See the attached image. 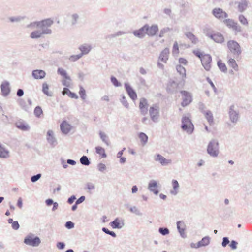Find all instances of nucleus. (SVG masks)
Listing matches in <instances>:
<instances>
[{
  "label": "nucleus",
  "instance_id": "nucleus-1",
  "mask_svg": "<svg viewBox=\"0 0 252 252\" xmlns=\"http://www.w3.org/2000/svg\"><path fill=\"white\" fill-rule=\"evenodd\" d=\"M227 48L231 52L234 58L238 57L242 53V49L240 44L233 40H229L227 43Z\"/></svg>",
  "mask_w": 252,
  "mask_h": 252
},
{
  "label": "nucleus",
  "instance_id": "nucleus-2",
  "mask_svg": "<svg viewBox=\"0 0 252 252\" xmlns=\"http://www.w3.org/2000/svg\"><path fill=\"white\" fill-rule=\"evenodd\" d=\"M207 152L212 157H218L219 154V144L217 140L212 139L209 142Z\"/></svg>",
  "mask_w": 252,
  "mask_h": 252
},
{
  "label": "nucleus",
  "instance_id": "nucleus-3",
  "mask_svg": "<svg viewBox=\"0 0 252 252\" xmlns=\"http://www.w3.org/2000/svg\"><path fill=\"white\" fill-rule=\"evenodd\" d=\"M53 23V21L50 18L41 20L40 21L41 24L38 27L39 30L43 34H51L52 30L49 28L52 26Z\"/></svg>",
  "mask_w": 252,
  "mask_h": 252
},
{
  "label": "nucleus",
  "instance_id": "nucleus-4",
  "mask_svg": "<svg viewBox=\"0 0 252 252\" xmlns=\"http://www.w3.org/2000/svg\"><path fill=\"white\" fill-rule=\"evenodd\" d=\"M181 128L188 134H191L194 131V126L190 119L186 116L182 118Z\"/></svg>",
  "mask_w": 252,
  "mask_h": 252
},
{
  "label": "nucleus",
  "instance_id": "nucleus-5",
  "mask_svg": "<svg viewBox=\"0 0 252 252\" xmlns=\"http://www.w3.org/2000/svg\"><path fill=\"white\" fill-rule=\"evenodd\" d=\"M24 243L27 245L32 247H38L41 243V240L38 236H34L32 233L25 237Z\"/></svg>",
  "mask_w": 252,
  "mask_h": 252
},
{
  "label": "nucleus",
  "instance_id": "nucleus-6",
  "mask_svg": "<svg viewBox=\"0 0 252 252\" xmlns=\"http://www.w3.org/2000/svg\"><path fill=\"white\" fill-rule=\"evenodd\" d=\"M159 106L158 104H154L149 109V115L151 119L155 123L158 121L159 117Z\"/></svg>",
  "mask_w": 252,
  "mask_h": 252
},
{
  "label": "nucleus",
  "instance_id": "nucleus-7",
  "mask_svg": "<svg viewBox=\"0 0 252 252\" xmlns=\"http://www.w3.org/2000/svg\"><path fill=\"white\" fill-rule=\"evenodd\" d=\"M234 105H231L229 107L228 115L230 121L233 124L237 123L239 119V112L235 109Z\"/></svg>",
  "mask_w": 252,
  "mask_h": 252
},
{
  "label": "nucleus",
  "instance_id": "nucleus-8",
  "mask_svg": "<svg viewBox=\"0 0 252 252\" xmlns=\"http://www.w3.org/2000/svg\"><path fill=\"white\" fill-rule=\"evenodd\" d=\"M205 33L206 36L209 37L216 43H222L224 41L223 36L220 33L206 32Z\"/></svg>",
  "mask_w": 252,
  "mask_h": 252
},
{
  "label": "nucleus",
  "instance_id": "nucleus-9",
  "mask_svg": "<svg viewBox=\"0 0 252 252\" xmlns=\"http://www.w3.org/2000/svg\"><path fill=\"white\" fill-rule=\"evenodd\" d=\"M180 93L183 96V100L181 103V105L183 107H186L192 102V95L190 93L186 91H180Z\"/></svg>",
  "mask_w": 252,
  "mask_h": 252
},
{
  "label": "nucleus",
  "instance_id": "nucleus-10",
  "mask_svg": "<svg viewBox=\"0 0 252 252\" xmlns=\"http://www.w3.org/2000/svg\"><path fill=\"white\" fill-rule=\"evenodd\" d=\"M201 63L204 69L206 71H209L211 65L212 57L209 54H204L203 57L201 58Z\"/></svg>",
  "mask_w": 252,
  "mask_h": 252
},
{
  "label": "nucleus",
  "instance_id": "nucleus-11",
  "mask_svg": "<svg viewBox=\"0 0 252 252\" xmlns=\"http://www.w3.org/2000/svg\"><path fill=\"white\" fill-rule=\"evenodd\" d=\"M213 15L217 19L222 20L227 18L228 14L220 8H215L212 10Z\"/></svg>",
  "mask_w": 252,
  "mask_h": 252
},
{
  "label": "nucleus",
  "instance_id": "nucleus-12",
  "mask_svg": "<svg viewBox=\"0 0 252 252\" xmlns=\"http://www.w3.org/2000/svg\"><path fill=\"white\" fill-rule=\"evenodd\" d=\"M210 243V238L209 236L203 237L197 244H191V247L194 248H198L201 247H205L208 246Z\"/></svg>",
  "mask_w": 252,
  "mask_h": 252
},
{
  "label": "nucleus",
  "instance_id": "nucleus-13",
  "mask_svg": "<svg viewBox=\"0 0 252 252\" xmlns=\"http://www.w3.org/2000/svg\"><path fill=\"white\" fill-rule=\"evenodd\" d=\"M154 159L155 161L158 162L162 166H166L171 162V160L170 159H166L159 154H156L154 156Z\"/></svg>",
  "mask_w": 252,
  "mask_h": 252
},
{
  "label": "nucleus",
  "instance_id": "nucleus-14",
  "mask_svg": "<svg viewBox=\"0 0 252 252\" xmlns=\"http://www.w3.org/2000/svg\"><path fill=\"white\" fill-rule=\"evenodd\" d=\"M124 86L130 98L133 101L135 100L137 98V95L136 92L128 83H125Z\"/></svg>",
  "mask_w": 252,
  "mask_h": 252
},
{
  "label": "nucleus",
  "instance_id": "nucleus-15",
  "mask_svg": "<svg viewBox=\"0 0 252 252\" xmlns=\"http://www.w3.org/2000/svg\"><path fill=\"white\" fill-rule=\"evenodd\" d=\"M1 94L3 96H7L10 93V83L7 81L2 82L0 85Z\"/></svg>",
  "mask_w": 252,
  "mask_h": 252
},
{
  "label": "nucleus",
  "instance_id": "nucleus-16",
  "mask_svg": "<svg viewBox=\"0 0 252 252\" xmlns=\"http://www.w3.org/2000/svg\"><path fill=\"white\" fill-rule=\"evenodd\" d=\"M146 30V34L149 36H154L158 31V27L157 25H153L151 27L148 24L145 25Z\"/></svg>",
  "mask_w": 252,
  "mask_h": 252
},
{
  "label": "nucleus",
  "instance_id": "nucleus-17",
  "mask_svg": "<svg viewBox=\"0 0 252 252\" xmlns=\"http://www.w3.org/2000/svg\"><path fill=\"white\" fill-rule=\"evenodd\" d=\"M169 54V48H165L160 52L158 57V60L166 63L168 60Z\"/></svg>",
  "mask_w": 252,
  "mask_h": 252
},
{
  "label": "nucleus",
  "instance_id": "nucleus-18",
  "mask_svg": "<svg viewBox=\"0 0 252 252\" xmlns=\"http://www.w3.org/2000/svg\"><path fill=\"white\" fill-rule=\"evenodd\" d=\"M148 189L156 195H157L159 193L157 182L154 180L150 181L148 184Z\"/></svg>",
  "mask_w": 252,
  "mask_h": 252
},
{
  "label": "nucleus",
  "instance_id": "nucleus-19",
  "mask_svg": "<svg viewBox=\"0 0 252 252\" xmlns=\"http://www.w3.org/2000/svg\"><path fill=\"white\" fill-rule=\"evenodd\" d=\"M139 109L141 114L145 115L148 111V102L146 99L142 98L140 100Z\"/></svg>",
  "mask_w": 252,
  "mask_h": 252
},
{
  "label": "nucleus",
  "instance_id": "nucleus-20",
  "mask_svg": "<svg viewBox=\"0 0 252 252\" xmlns=\"http://www.w3.org/2000/svg\"><path fill=\"white\" fill-rule=\"evenodd\" d=\"M147 29L144 25L139 29L134 31L132 33L135 37L139 38H143L146 34Z\"/></svg>",
  "mask_w": 252,
  "mask_h": 252
},
{
  "label": "nucleus",
  "instance_id": "nucleus-21",
  "mask_svg": "<svg viewBox=\"0 0 252 252\" xmlns=\"http://www.w3.org/2000/svg\"><path fill=\"white\" fill-rule=\"evenodd\" d=\"M177 228L181 236L185 238L187 235L185 233V224L183 221H178L177 222Z\"/></svg>",
  "mask_w": 252,
  "mask_h": 252
},
{
  "label": "nucleus",
  "instance_id": "nucleus-22",
  "mask_svg": "<svg viewBox=\"0 0 252 252\" xmlns=\"http://www.w3.org/2000/svg\"><path fill=\"white\" fill-rule=\"evenodd\" d=\"M92 49V46L88 44H83L79 47V49L81 51L80 54L82 56H83L84 55L88 54Z\"/></svg>",
  "mask_w": 252,
  "mask_h": 252
},
{
  "label": "nucleus",
  "instance_id": "nucleus-23",
  "mask_svg": "<svg viewBox=\"0 0 252 252\" xmlns=\"http://www.w3.org/2000/svg\"><path fill=\"white\" fill-rule=\"evenodd\" d=\"M110 225L113 229H121L124 226V223L123 220H120L119 218H117L110 223Z\"/></svg>",
  "mask_w": 252,
  "mask_h": 252
},
{
  "label": "nucleus",
  "instance_id": "nucleus-24",
  "mask_svg": "<svg viewBox=\"0 0 252 252\" xmlns=\"http://www.w3.org/2000/svg\"><path fill=\"white\" fill-rule=\"evenodd\" d=\"M47 140L48 143L53 147L55 146L57 144V141L54 136V133L51 130L47 132Z\"/></svg>",
  "mask_w": 252,
  "mask_h": 252
},
{
  "label": "nucleus",
  "instance_id": "nucleus-25",
  "mask_svg": "<svg viewBox=\"0 0 252 252\" xmlns=\"http://www.w3.org/2000/svg\"><path fill=\"white\" fill-rule=\"evenodd\" d=\"M71 126L66 121H63L60 125V128L62 132L64 134H67L70 131Z\"/></svg>",
  "mask_w": 252,
  "mask_h": 252
},
{
  "label": "nucleus",
  "instance_id": "nucleus-26",
  "mask_svg": "<svg viewBox=\"0 0 252 252\" xmlns=\"http://www.w3.org/2000/svg\"><path fill=\"white\" fill-rule=\"evenodd\" d=\"M32 75L35 79H41L45 77L46 73L42 70H34L32 71Z\"/></svg>",
  "mask_w": 252,
  "mask_h": 252
},
{
  "label": "nucleus",
  "instance_id": "nucleus-27",
  "mask_svg": "<svg viewBox=\"0 0 252 252\" xmlns=\"http://www.w3.org/2000/svg\"><path fill=\"white\" fill-rule=\"evenodd\" d=\"M178 84L174 81H170L167 85V90L168 92L173 93L177 91Z\"/></svg>",
  "mask_w": 252,
  "mask_h": 252
},
{
  "label": "nucleus",
  "instance_id": "nucleus-28",
  "mask_svg": "<svg viewBox=\"0 0 252 252\" xmlns=\"http://www.w3.org/2000/svg\"><path fill=\"white\" fill-rule=\"evenodd\" d=\"M185 35L193 44H196L199 42L198 38L191 32H186Z\"/></svg>",
  "mask_w": 252,
  "mask_h": 252
},
{
  "label": "nucleus",
  "instance_id": "nucleus-29",
  "mask_svg": "<svg viewBox=\"0 0 252 252\" xmlns=\"http://www.w3.org/2000/svg\"><path fill=\"white\" fill-rule=\"evenodd\" d=\"M16 127L23 131H28L30 129V126L22 122H18L15 124Z\"/></svg>",
  "mask_w": 252,
  "mask_h": 252
},
{
  "label": "nucleus",
  "instance_id": "nucleus-30",
  "mask_svg": "<svg viewBox=\"0 0 252 252\" xmlns=\"http://www.w3.org/2000/svg\"><path fill=\"white\" fill-rule=\"evenodd\" d=\"M227 58L228 59V64L229 66L233 68L234 70L238 71V65L234 59L231 58L229 57V55L227 56Z\"/></svg>",
  "mask_w": 252,
  "mask_h": 252
},
{
  "label": "nucleus",
  "instance_id": "nucleus-31",
  "mask_svg": "<svg viewBox=\"0 0 252 252\" xmlns=\"http://www.w3.org/2000/svg\"><path fill=\"white\" fill-rule=\"evenodd\" d=\"M176 70L177 72L182 76V77L183 80H184L186 78V70L183 66L181 65H177L176 66Z\"/></svg>",
  "mask_w": 252,
  "mask_h": 252
},
{
  "label": "nucleus",
  "instance_id": "nucleus-32",
  "mask_svg": "<svg viewBox=\"0 0 252 252\" xmlns=\"http://www.w3.org/2000/svg\"><path fill=\"white\" fill-rule=\"evenodd\" d=\"M44 34L38 29L32 32L30 36L32 39H37L40 38Z\"/></svg>",
  "mask_w": 252,
  "mask_h": 252
},
{
  "label": "nucleus",
  "instance_id": "nucleus-33",
  "mask_svg": "<svg viewBox=\"0 0 252 252\" xmlns=\"http://www.w3.org/2000/svg\"><path fill=\"white\" fill-rule=\"evenodd\" d=\"M205 115L206 119L207 120L209 124L212 125L214 123V118L212 113L210 110H207L204 114Z\"/></svg>",
  "mask_w": 252,
  "mask_h": 252
},
{
  "label": "nucleus",
  "instance_id": "nucleus-34",
  "mask_svg": "<svg viewBox=\"0 0 252 252\" xmlns=\"http://www.w3.org/2000/svg\"><path fill=\"white\" fill-rule=\"evenodd\" d=\"M9 157V152L0 144V158H6Z\"/></svg>",
  "mask_w": 252,
  "mask_h": 252
},
{
  "label": "nucleus",
  "instance_id": "nucleus-35",
  "mask_svg": "<svg viewBox=\"0 0 252 252\" xmlns=\"http://www.w3.org/2000/svg\"><path fill=\"white\" fill-rule=\"evenodd\" d=\"M57 72L65 79L71 81L70 77L67 75L66 71L64 69L59 68L57 70Z\"/></svg>",
  "mask_w": 252,
  "mask_h": 252
},
{
  "label": "nucleus",
  "instance_id": "nucleus-36",
  "mask_svg": "<svg viewBox=\"0 0 252 252\" xmlns=\"http://www.w3.org/2000/svg\"><path fill=\"white\" fill-rule=\"evenodd\" d=\"M172 184L173 188V190L171 191V193L173 195H176L178 193V190L179 189V183L176 180H173Z\"/></svg>",
  "mask_w": 252,
  "mask_h": 252
},
{
  "label": "nucleus",
  "instance_id": "nucleus-37",
  "mask_svg": "<svg viewBox=\"0 0 252 252\" xmlns=\"http://www.w3.org/2000/svg\"><path fill=\"white\" fill-rule=\"evenodd\" d=\"M247 7V2L246 0H242V1L239 3L238 6V11L240 12H243Z\"/></svg>",
  "mask_w": 252,
  "mask_h": 252
},
{
  "label": "nucleus",
  "instance_id": "nucleus-38",
  "mask_svg": "<svg viewBox=\"0 0 252 252\" xmlns=\"http://www.w3.org/2000/svg\"><path fill=\"white\" fill-rule=\"evenodd\" d=\"M34 114L37 118H40L43 116V111L39 106H36L34 110Z\"/></svg>",
  "mask_w": 252,
  "mask_h": 252
},
{
  "label": "nucleus",
  "instance_id": "nucleus-39",
  "mask_svg": "<svg viewBox=\"0 0 252 252\" xmlns=\"http://www.w3.org/2000/svg\"><path fill=\"white\" fill-rule=\"evenodd\" d=\"M99 136L102 141L104 142L107 145H109V138L107 135L102 131L99 132Z\"/></svg>",
  "mask_w": 252,
  "mask_h": 252
},
{
  "label": "nucleus",
  "instance_id": "nucleus-40",
  "mask_svg": "<svg viewBox=\"0 0 252 252\" xmlns=\"http://www.w3.org/2000/svg\"><path fill=\"white\" fill-rule=\"evenodd\" d=\"M80 163L85 166H88L90 164L91 162L86 156H83L80 159Z\"/></svg>",
  "mask_w": 252,
  "mask_h": 252
},
{
  "label": "nucleus",
  "instance_id": "nucleus-41",
  "mask_svg": "<svg viewBox=\"0 0 252 252\" xmlns=\"http://www.w3.org/2000/svg\"><path fill=\"white\" fill-rule=\"evenodd\" d=\"M96 153L102 156V158H106L107 155L104 148L98 146L95 148Z\"/></svg>",
  "mask_w": 252,
  "mask_h": 252
},
{
  "label": "nucleus",
  "instance_id": "nucleus-42",
  "mask_svg": "<svg viewBox=\"0 0 252 252\" xmlns=\"http://www.w3.org/2000/svg\"><path fill=\"white\" fill-rule=\"evenodd\" d=\"M230 29L234 31L235 34L242 31L241 27L237 22H235Z\"/></svg>",
  "mask_w": 252,
  "mask_h": 252
},
{
  "label": "nucleus",
  "instance_id": "nucleus-43",
  "mask_svg": "<svg viewBox=\"0 0 252 252\" xmlns=\"http://www.w3.org/2000/svg\"><path fill=\"white\" fill-rule=\"evenodd\" d=\"M40 21H35L31 23L30 24L27 25V27L29 28H31L32 29L35 28H38L39 26L40 25Z\"/></svg>",
  "mask_w": 252,
  "mask_h": 252
},
{
  "label": "nucleus",
  "instance_id": "nucleus-44",
  "mask_svg": "<svg viewBox=\"0 0 252 252\" xmlns=\"http://www.w3.org/2000/svg\"><path fill=\"white\" fill-rule=\"evenodd\" d=\"M25 18L24 16H13L10 17L9 18V20L11 22H19L21 20H23Z\"/></svg>",
  "mask_w": 252,
  "mask_h": 252
},
{
  "label": "nucleus",
  "instance_id": "nucleus-45",
  "mask_svg": "<svg viewBox=\"0 0 252 252\" xmlns=\"http://www.w3.org/2000/svg\"><path fill=\"white\" fill-rule=\"evenodd\" d=\"M19 105L24 110L27 111L29 108L26 105V101L23 99H19L18 100Z\"/></svg>",
  "mask_w": 252,
  "mask_h": 252
},
{
  "label": "nucleus",
  "instance_id": "nucleus-46",
  "mask_svg": "<svg viewBox=\"0 0 252 252\" xmlns=\"http://www.w3.org/2000/svg\"><path fill=\"white\" fill-rule=\"evenodd\" d=\"M139 137L143 145H145L147 142L148 138L144 133L140 132L139 134Z\"/></svg>",
  "mask_w": 252,
  "mask_h": 252
},
{
  "label": "nucleus",
  "instance_id": "nucleus-47",
  "mask_svg": "<svg viewBox=\"0 0 252 252\" xmlns=\"http://www.w3.org/2000/svg\"><path fill=\"white\" fill-rule=\"evenodd\" d=\"M218 66L219 68V69L223 72H225L227 71V67L225 65V64L222 63L221 60H219L218 61L217 63Z\"/></svg>",
  "mask_w": 252,
  "mask_h": 252
},
{
  "label": "nucleus",
  "instance_id": "nucleus-48",
  "mask_svg": "<svg viewBox=\"0 0 252 252\" xmlns=\"http://www.w3.org/2000/svg\"><path fill=\"white\" fill-rule=\"evenodd\" d=\"M80 90L79 92V95L81 99L84 100L86 98V94L85 90L82 86H79Z\"/></svg>",
  "mask_w": 252,
  "mask_h": 252
},
{
  "label": "nucleus",
  "instance_id": "nucleus-49",
  "mask_svg": "<svg viewBox=\"0 0 252 252\" xmlns=\"http://www.w3.org/2000/svg\"><path fill=\"white\" fill-rule=\"evenodd\" d=\"M49 87L47 83H44L42 84V92L44 94H46L47 96H51L52 94L48 92Z\"/></svg>",
  "mask_w": 252,
  "mask_h": 252
},
{
  "label": "nucleus",
  "instance_id": "nucleus-50",
  "mask_svg": "<svg viewBox=\"0 0 252 252\" xmlns=\"http://www.w3.org/2000/svg\"><path fill=\"white\" fill-rule=\"evenodd\" d=\"M240 22L245 26L248 25V22L246 18L243 15H240L238 18Z\"/></svg>",
  "mask_w": 252,
  "mask_h": 252
},
{
  "label": "nucleus",
  "instance_id": "nucleus-51",
  "mask_svg": "<svg viewBox=\"0 0 252 252\" xmlns=\"http://www.w3.org/2000/svg\"><path fill=\"white\" fill-rule=\"evenodd\" d=\"M223 22L229 28H230L236 22L233 19H227L224 20Z\"/></svg>",
  "mask_w": 252,
  "mask_h": 252
},
{
  "label": "nucleus",
  "instance_id": "nucleus-52",
  "mask_svg": "<svg viewBox=\"0 0 252 252\" xmlns=\"http://www.w3.org/2000/svg\"><path fill=\"white\" fill-rule=\"evenodd\" d=\"M179 53V46L177 42L175 41L172 48V54L173 55H177Z\"/></svg>",
  "mask_w": 252,
  "mask_h": 252
},
{
  "label": "nucleus",
  "instance_id": "nucleus-53",
  "mask_svg": "<svg viewBox=\"0 0 252 252\" xmlns=\"http://www.w3.org/2000/svg\"><path fill=\"white\" fill-rule=\"evenodd\" d=\"M120 102L126 108H128L129 104L126 100V97L125 96V95H121V98L120 99Z\"/></svg>",
  "mask_w": 252,
  "mask_h": 252
},
{
  "label": "nucleus",
  "instance_id": "nucleus-54",
  "mask_svg": "<svg viewBox=\"0 0 252 252\" xmlns=\"http://www.w3.org/2000/svg\"><path fill=\"white\" fill-rule=\"evenodd\" d=\"M158 231L163 236L168 235L169 233V230L166 227H160L158 229Z\"/></svg>",
  "mask_w": 252,
  "mask_h": 252
},
{
  "label": "nucleus",
  "instance_id": "nucleus-55",
  "mask_svg": "<svg viewBox=\"0 0 252 252\" xmlns=\"http://www.w3.org/2000/svg\"><path fill=\"white\" fill-rule=\"evenodd\" d=\"M82 56L80 54L77 55H73L69 57V60L71 62H75L80 59Z\"/></svg>",
  "mask_w": 252,
  "mask_h": 252
},
{
  "label": "nucleus",
  "instance_id": "nucleus-56",
  "mask_svg": "<svg viewBox=\"0 0 252 252\" xmlns=\"http://www.w3.org/2000/svg\"><path fill=\"white\" fill-rule=\"evenodd\" d=\"M171 29L168 27H166L162 29L159 32V37H162L164 36V35L170 31Z\"/></svg>",
  "mask_w": 252,
  "mask_h": 252
},
{
  "label": "nucleus",
  "instance_id": "nucleus-57",
  "mask_svg": "<svg viewBox=\"0 0 252 252\" xmlns=\"http://www.w3.org/2000/svg\"><path fill=\"white\" fill-rule=\"evenodd\" d=\"M111 82L115 87H120L121 84L118 81L117 78L114 76H112L110 78Z\"/></svg>",
  "mask_w": 252,
  "mask_h": 252
},
{
  "label": "nucleus",
  "instance_id": "nucleus-58",
  "mask_svg": "<svg viewBox=\"0 0 252 252\" xmlns=\"http://www.w3.org/2000/svg\"><path fill=\"white\" fill-rule=\"evenodd\" d=\"M72 18V24L73 25L77 23V20L79 19V15L76 13H74L71 15Z\"/></svg>",
  "mask_w": 252,
  "mask_h": 252
},
{
  "label": "nucleus",
  "instance_id": "nucleus-59",
  "mask_svg": "<svg viewBox=\"0 0 252 252\" xmlns=\"http://www.w3.org/2000/svg\"><path fill=\"white\" fill-rule=\"evenodd\" d=\"M41 177V174L40 173H38L35 175H33L31 177V180L32 182H35L37 180H38Z\"/></svg>",
  "mask_w": 252,
  "mask_h": 252
},
{
  "label": "nucleus",
  "instance_id": "nucleus-60",
  "mask_svg": "<svg viewBox=\"0 0 252 252\" xmlns=\"http://www.w3.org/2000/svg\"><path fill=\"white\" fill-rule=\"evenodd\" d=\"M129 210L131 212L134 213L137 215H141L140 211L135 206L130 207Z\"/></svg>",
  "mask_w": 252,
  "mask_h": 252
},
{
  "label": "nucleus",
  "instance_id": "nucleus-61",
  "mask_svg": "<svg viewBox=\"0 0 252 252\" xmlns=\"http://www.w3.org/2000/svg\"><path fill=\"white\" fill-rule=\"evenodd\" d=\"M97 168L99 171L103 172L106 170V167L104 164L100 163L97 165Z\"/></svg>",
  "mask_w": 252,
  "mask_h": 252
},
{
  "label": "nucleus",
  "instance_id": "nucleus-62",
  "mask_svg": "<svg viewBox=\"0 0 252 252\" xmlns=\"http://www.w3.org/2000/svg\"><path fill=\"white\" fill-rule=\"evenodd\" d=\"M11 224H12L11 227H12V229L15 230H18L20 227L18 221H17V220L14 221Z\"/></svg>",
  "mask_w": 252,
  "mask_h": 252
},
{
  "label": "nucleus",
  "instance_id": "nucleus-63",
  "mask_svg": "<svg viewBox=\"0 0 252 252\" xmlns=\"http://www.w3.org/2000/svg\"><path fill=\"white\" fill-rule=\"evenodd\" d=\"M229 242L230 241L228 237H223L222 239V242L221 244L222 246L223 247H225L229 243Z\"/></svg>",
  "mask_w": 252,
  "mask_h": 252
},
{
  "label": "nucleus",
  "instance_id": "nucleus-64",
  "mask_svg": "<svg viewBox=\"0 0 252 252\" xmlns=\"http://www.w3.org/2000/svg\"><path fill=\"white\" fill-rule=\"evenodd\" d=\"M238 242L235 240H232L230 244V247L233 250H235L237 248Z\"/></svg>",
  "mask_w": 252,
  "mask_h": 252
}]
</instances>
